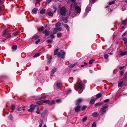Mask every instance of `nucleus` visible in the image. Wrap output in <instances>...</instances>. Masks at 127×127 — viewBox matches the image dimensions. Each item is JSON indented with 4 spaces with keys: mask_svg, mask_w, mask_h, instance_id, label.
Returning <instances> with one entry per match:
<instances>
[{
    "mask_svg": "<svg viewBox=\"0 0 127 127\" xmlns=\"http://www.w3.org/2000/svg\"><path fill=\"white\" fill-rule=\"evenodd\" d=\"M76 0H71L72 2L70 6V10L69 15L73 17L80 13L81 9L77 5V4L75 2Z\"/></svg>",
    "mask_w": 127,
    "mask_h": 127,
    "instance_id": "obj_1",
    "label": "nucleus"
},
{
    "mask_svg": "<svg viewBox=\"0 0 127 127\" xmlns=\"http://www.w3.org/2000/svg\"><path fill=\"white\" fill-rule=\"evenodd\" d=\"M78 82L75 85V89L76 90H78L82 89H84L85 85L81 82H80L78 81Z\"/></svg>",
    "mask_w": 127,
    "mask_h": 127,
    "instance_id": "obj_2",
    "label": "nucleus"
},
{
    "mask_svg": "<svg viewBox=\"0 0 127 127\" xmlns=\"http://www.w3.org/2000/svg\"><path fill=\"white\" fill-rule=\"evenodd\" d=\"M59 12L61 16H65L67 15V11L64 6H63L60 8Z\"/></svg>",
    "mask_w": 127,
    "mask_h": 127,
    "instance_id": "obj_3",
    "label": "nucleus"
},
{
    "mask_svg": "<svg viewBox=\"0 0 127 127\" xmlns=\"http://www.w3.org/2000/svg\"><path fill=\"white\" fill-rule=\"evenodd\" d=\"M108 107V105H105L102 106V107L99 110V112L100 113V115H103L106 112V109Z\"/></svg>",
    "mask_w": 127,
    "mask_h": 127,
    "instance_id": "obj_4",
    "label": "nucleus"
},
{
    "mask_svg": "<svg viewBox=\"0 0 127 127\" xmlns=\"http://www.w3.org/2000/svg\"><path fill=\"white\" fill-rule=\"evenodd\" d=\"M65 54V53L64 51L62 50L58 52L57 54V56H58L59 57L63 58H64V55Z\"/></svg>",
    "mask_w": 127,
    "mask_h": 127,
    "instance_id": "obj_5",
    "label": "nucleus"
},
{
    "mask_svg": "<svg viewBox=\"0 0 127 127\" xmlns=\"http://www.w3.org/2000/svg\"><path fill=\"white\" fill-rule=\"evenodd\" d=\"M11 33H7V32L6 30H4L3 32L2 36L3 37H9L10 36Z\"/></svg>",
    "mask_w": 127,
    "mask_h": 127,
    "instance_id": "obj_6",
    "label": "nucleus"
},
{
    "mask_svg": "<svg viewBox=\"0 0 127 127\" xmlns=\"http://www.w3.org/2000/svg\"><path fill=\"white\" fill-rule=\"evenodd\" d=\"M36 106V105L31 104L30 106V109L28 110L29 112H33L34 109V108Z\"/></svg>",
    "mask_w": 127,
    "mask_h": 127,
    "instance_id": "obj_7",
    "label": "nucleus"
},
{
    "mask_svg": "<svg viewBox=\"0 0 127 127\" xmlns=\"http://www.w3.org/2000/svg\"><path fill=\"white\" fill-rule=\"evenodd\" d=\"M124 81V80L123 79L119 80L118 83L119 87H121L122 86Z\"/></svg>",
    "mask_w": 127,
    "mask_h": 127,
    "instance_id": "obj_8",
    "label": "nucleus"
},
{
    "mask_svg": "<svg viewBox=\"0 0 127 127\" xmlns=\"http://www.w3.org/2000/svg\"><path fill=\"white\" fill-rule=\"evenodd\" d=\"M83 99L82 98L78 99L76 101V105H79L80 103L83 101Z\"/></svg>",
    "mask_w": 127,
    "mask_h": 127,
    "instance_id": "obj_9",
    "label": "nucleus"
},
{
    "mask_svg": "<svg viewBox=\"0 0 127 127\" xmlns=\"http://www.w3.org/2000/svg\"><path fill=\"white\" fill-rule=\"evenodd\" d=\"M81 108L80 106L78 105L76 107L75 109V111L76 112H78L80 110Z\"/></svg>",
    "mask_w": 127,
    "mask_h": 127,
    "instance_id": "obj_10",
    "label": "nucleus"
},
{
    "mask_svg": "<svg viewBox=\"0 0 127 127\" xmlns=\"http://www.w3.org/2000/svg\"><path fill=\"white\" fill-rule=\"evenodd\" d=\"M42 33L44 34L45 36H47L49 35L50 32L49 31L47 30H45Z\"/></svg>",
    "mask_w": 127,
    "mask_h": 127,
    "instance_id": "obj_11",
    "label": "nucleus"
},
{
    "mask_svg": "<svg viewBox=\"0 0 127 127\" xmlns=\"http://www.w3.org/2000/svg\"><path fill=\"white\" fill-rule=\"evenodd\" d=\"M39 36V35H37L33 36L32 38V40H34L38 38Z\"/></svg>",
    "mask_w": 127,
    "mask_h": 127,
    "instance_id": "obj_12",
    "label": "nucleus"
},
{
    "mask_svg": "<svg viewBox=\"0 0 127 127\" xmlns=\"http://www.w3.org/2000/svg\"><path fill=\"white\" fill-rule=\"evenodd\" d=\"M56 86L58 88H60L62 86V84L60 82L57 83L56 84Z\"/></svg>",
    "mask_w": 127,
    "mask_h": 127,
    "instance_id": "obj_13",
    "label": "nucleus"
},
{
    "mask_svg": "<svg viewBox=\"0 0 127 127\" xmlns=\"http://www.w3.org/2000/svg\"><path fill=\"white\" fill-rule=\"evenodd\" d=\"M54 13V12H52L51 11H50L47 12L48 15L49 16H50L52 17L53 16V14Z\"/></svg>",
    "mask_w": 127,
    "mask_h": 127,
    "instance_id": "obj_14",
    "label": "nucleus"
},
{
    "mask_svg": "<svg viewBox=\"0 0 127 127\" xmlns=\"http://www.w3.org/2000/svg\"><path fill=\"white\" fill-rule=\"evenodd\" d=\"M57 69L56 68H54L51 71V75L52 76V75H53V74L56 72V71Z\"/></svg>",
    "mask_w": 127,
    "mask_h": 127,
    "instance_id": "obj_15",
    "label": "nucleus"
},
{
    "mask_svg": "<svg viewBox=\"0 0 127 127\" xmlns=\"http://www.w3.org/2000/svg\"><path fill=\"white\" fill-rule=\"evenodd\" d=\"M62 20L63 21H64L65 23H66L67 22V17L65 18L62 17Z\"/></svg>",
    "mask_w": 127,
    "mask_h": 127,
    "instance_id": "obj_16",
    "label": "nucleus"
},
{
    "mask_svg": "<svg viewBox=\"0 0 127 127\" xmlns=\"http://www.w3.org/2000/svg\"><path fill=\"white\" fill-rule=\"evenodd\" d=\"M96 99L95 98L92 99L90 101V103L92 104H93L95 102Z\"/></svg>",
    "mask_w": 127,
    "mask_h": 127,
    "instance_id": "obj_17",
    "label": "nucleus"
},
{
    "mask_svg": "<svg viewBox=\"0 0 127 127\" xmlns=\"http://www.w3.org/2000/svg\"><path fill=\"white\" fill-rule=\"evenodd\" d=\"M127 23V21L126 20H125L122 21L121 22L122 25H126Z\"/></svg>",
    "mask_w": 127,
    "mask_h": 127,
    "instance_id": "obj_18",
    "label": "nucleus"
},
{
    "mask_svg": "<svg viewBox=\"0 0 127 127\" xmlns=\"http://www.w3.org/2000/svg\"><path fill=\"white\" fill-rule=\"evenodd\" d=\"M17 48V46L16 45H14L12 47V51H14L16 50Z\"/></svg>",
    "mask_w": 127,
    "mask_h": 127,
    "instance_id": "obj_19",
    "label": "nucleus"
},
{
    "mask_svg": "<svg viewBox=\"0 0 127 127\" xmlns=\"http://www.w3.org/2000/svg\"><path fill=\"white\" fill-rule=\"evenodd\" d=\"M77 64V63H75L74 64H70L69 66L70 68H73Z\"/></svg>",
    "mask_w": 127,
    "mask_h": 127,
    "instance_id": "obj_20",
    "label": "nucleus"
},
{
    "mask_svg": "<svg viewBox=\"0 0 127 127\" xmlns=\"http://www.w3.org/2000/svg\"><path fill=\"white\" fill-rule=\"evenodd\" d=\"M91 10V8L88 6H87L86 8V11L87 12H88Z\"/></svg>",
    "mask_w": 127,
    "mask_h": 127,
    "instance_id": "obj_21",
    "label": "nucleus"
},
{
    "mask_svg": "<svg viewBox=\"0 0 127 127\" xmlns=\"http://www.w3.org/2000/svg\"><path fill=\"white\" fill-rule=\"evenodd\" d=\"M98 113L97 112H95L92 114V116L94 117H96L98 115Z\"/></svg>",
    "mask_w": 127,
    "mask_h": 127,
    "instance_id": "obj_22",
    "label": "nucleus"
},
{
    "mask_svg": "<svg viewBox=\"0 0 127 127\" xmlns=\"http://www.w3.org/2000/svg\"><path fill=\"white\" fill-rule=\"evenodd\" d=\"M64 26L65 28L67 30V31H68L69 30V26L66 24H65L64 25Z\"/></svg>",
    "mask_w": 127,
    "mask_h": 127,
    "instance_id": "obj_23",
    "label": "nucleus"
},
{
    "mask_svg": "<svg viewBox=\"0 0 127 127\" xmlns=\"http://www.w3.org/2000/svg\"><path fill=\"white\" fill-rule=\"evenodd\" d=\"M36 103L39 105L42 104L43 103V100L39 101L36 102Z\"/></svg>",
    "mask_w": 127,
    "mask_h": 127,
    "instance_id": "obj_24",
    "label": "nucleus"
},
{
    "mask_svg": "<svg viewBox=\"0 0 127 127\" xmlns=\"http://www.w3.org/2000/svg\"><path fill=\"white\" fill-rule=\"evenodd\" d=\"M123 40L124 41L125 44H127V38L126 37H124L123 38Z\"/></svg>",
    "mask_w": 127,
    "mask_h": 127,
    "instance_id": "obj_25",
    "label": "nucleus"
},
{
    "mask_svg": "<svg viewBox=\"0 0 127 127\" xmlns=\"http://www.w3.org/2000/svg\"><path fill=\"white\" fill-rule=\"evenodd\" d=\"M38 9L36 8H34L32 10V12L33 13H35L37 11Z\"/></svg>",
    "mask_w": 127,
    "mask_h": 127,
    "instance_id": "obj_26",
    "label": "nucleus"
},
{
    "mask_svg": "<svg viewBox=\"0 0 127 127\" xmlns=\"http://www.w3.org/2000/svg\"><path fill=\"white\" fill-rule=\"evenodd\" d=\"M46 10L45 9H43L41 10L40 12V14H43L45 13Z\"/></svg>",
    "mask_w": 127,
    "mask_h": 127,
    "instance_id": "obj_27",
    "label": "nucleus"
},
{
    "mask_svg": "<svg viewBox=\"0 0 127 127\" xmlns=\"http://www.w3.org/2000/svg\"><path fill=\"white\" fill-rule=\"evenodd\" d=\"M103 104V103L101 102H99L96 103L95 105V106L96 107L97 106H99Z\"/></svg>",
    "mask_w": 127,
    "mask_h": 127,
    "instance_id": "obj_28",
    "label": "nucleus"
},
{
    "mask_svg": "<svg viewBox=\"0 0 127 127\" xmlns=\"http://www.w3.org/2000/svg\"><path fill=\"white\" fill-rule=\"evenodd\" d=\"M102 96V95L100 94H98L96 95V96L97 97L96 99H97L98 98H100Z\"/></svg>",
    "mask_w": 127,
    "mask_h": 127,
    "instance_id": "obj_29",
    "label": "nucleus"
},
{
    "mask_svg": "<svg viewBox=\"0 0 127 127\" xmlns=\"http://www.w3.org/2000/svg\"><path fill=\"white\" fill-rule=\"evenodd\" d=\"M62 33L61 32H59L57 33V37H60L62 36Z\"/></svg>",
    "mask_w": 127,
    "mask_h": 127,
    "instance_id": "obj_30",
    "label": "nucleus"
},
{
    "mask_svg": "<svg viewBox=\"0 0 127 127\" xmlns=\"http://www.w3.org/2000/svg\"><path fill=\"white\" fill-rule=\"evenodd\" d=\"M127 51H125L124 52H121V55L123 56L127 54Z\"/></svg>",
    "mask_w": 127,
    "mask_h": 127,
    "instance_id": "obj_31",
    "label": "nucleus"
},
{
    "mask_svg": "<svg viewBox=\"0 0 127 127\" xmlns=\"http://www.w3.org/2000/svg\"><path fill=\"white\" fill-rule=\"evenodd\" d=\"M59 50L58 48L56 49L55 50L54 52V55H56L58 53V52Z\"/></svg>",
    "mask_w": 127,
    "mask_h": 127,
    "instance_id": "obj_32",
    "label": "nucleus"
},
{
    "mask_svg": "<svg viewBox=\"0 0 127 127\" xmlns=\"http://www.w3.org/2000/svg\"><path fill=\"white\" fill-rule=\"evenodd\" d=\"M61 25V24L60 22H58L55 25V26L56 27H57L58 26H60Z\"/></svg>",
    "mask_w": 127,
    "mask_h": 127,
    "instance_id": "obj_33",
    "label": "nucleus"
},
{
    "mask_svg": "<svg viewBox=\"0 0 127 127\" xmlns=\"http://www.w3.org/2000/svg\"><path fill=\"white\" fill-rule=\"evenodd\" d=\"M8 118L11 120H12L13 119V117L10 114L8 117Z\"/></svg>",
    "mask_w": 127,
    "mask_h": 127,
    "instance_id": "obj_34",
    "label": "nucleus"
},
{
    "mask_svg": "<svg viewBox=\"0 0 127 127\" xmlns=\"http://www.w3.org/2000/svg\"><path fill=\"white\" fill-rule=\"evenodd\" d=\"M124 70H122L119 72V75H120L122 76L124 73Z\"/></svg>",
    "mask_w": 127,
    "mask_h": 127,
    "instance_id": "obj_35",
    "label": "nucleus"
},
{
    "mask_svg": "<svg viewBox=\"0 0 127 127\" xmlns=\"http://www.w3.org/2000/svg\"><path fill=\"white\" fill-rule=\"evenodd\" d=\"M15 108V106L14 105H12L11 107V109L12 110H14Z\"/></svg>",
    "mask_w": 127,
    "mask_h": 127,
    "instance_id": "obj_36",
    "label": "nucleus"
},
{
    "mask_svg": "<svg viewBox=\"0 0 127 127\" xmlns=\"http://www.w3.org/2000/svg\"><path fill=\"white\" fill-rule=\"evenodd\" d=\"M43 29L44 27H42L39 29L38 31L39 32H41L43 30Z\"/></svg>",
    "mask_w": 127,
    "mask_h": 127,
    "instance_id": "obj_37",
    "label": "nucleus"
},
{
    "mask_svg": "<svg viewBox=\"0 0 127 127\" xmlns=\"http://www.w3.org/2000/svg\"><path fill=\"white\" fill-rule=\"evenodd\" d=\"M87 106H83L81 108V110L82 111H83L85 110Z\"/></svg>",
    "mask_w": 127,
    "mask_h": 127,
    "instance_id": "obj_38",
    "label": "nucleus"
},
{
    "mask_svg": "<svg viewBox=\"0 0 127 127\" xmlns=\"http://www.w3.org/2000/svg\"><path fill=\"white\" fill-rule=\"evenodd\" d=\"M47 41L48 43H51L52 42L53 40L50 39H48Z\"/></svg>",
    "mask_w": 127,
    "mask_h": 127,
    "instance_id": "obj_39",
    "label": "nucleus"
},
{
    "mask_svg": "<svg viewBox=\"0 0 127 127\" xmlns=\"http://www.w3.org/2000/svg\"><path fill=\"white\" fill-rule=\"evenodd\" d=\"M40 55V54L37 53L34 56V57H36L39 56Z\"/></svg>",
    "mask_w": 127,
    "mask_h": 127,
    "instance_id": "obj_40",
    "label": "nucleus"
},
{
    "mask_svg": "<svg viewBox=\"0 0 127 127\" xmlns=\"http://www.w3.org/2000/svg\"><path fill=\"white\" fill-rule=\"evenodd\" d=\"M55 101L54 100L52 101L51 102L49 103V105H51L55 103Z\"/></svg>",
    "mask_w": 127,
    "mask_h": 127,
    "instance_id": "obj_41",
    "label": "nucleus"
},
{
    "mask_svg": "<svg viewBox=\"0 0 127 127\" xmlns=\"http://www.w3.org/2000/svg\"><path fill=\"white\" fill-rule=\"evenodd\" d=\"M43 103H48L49 102V101L48 100H43Z\"/></svg>",
    "mask_w": 127,
    "mask_h": 127,
    "instance_id": "obj_42",
    "label": "nucleus"
},
{
    "mask_svg": "<svg viewBox=\"0 0 127 127\" xmlns=\"http://www.w3.org/2000/svg\"><path fill=\"white\" fill-rule=\"evenodd\" d=\"M108 55L107 54L105 55L104 56V58L105 59H107L108 58Z\"/></svg>",
    "mask_w": 127,
    "mask_h": 127,
    "instance_id": "obj_43",
    "label": "nucleus"
},
{
    "mask_svg": "<svg viewBox=\"0 0 127 127\" xmlns=\"http://www.w3.org/2000/svg\"><path fill=\"white\" fill-rule=\"evenodd\" d=\"M53 33V34H51L50 35V37H51L52 39H53L55 38V36L54 35Z\"/></svg>",
    "mask_w": 127,
    "mask_h": 127,
    "instance_id": "obj_44",
    "label": "nucleus"
},
{
    "mask_svg": "<svg viewBox=\"0 0 127 127\" xmlns=\"http://www.w3.org/2000/svg\"><path fill=\"white\" fill-rule=\"evenodd\" d=\"M87 117H85L83 118L82 119V121H83L84 122L86 121L87 119Z\"/></svg>",
    "mask_w": 127,
    "mask_h": 127,
    "instance_id": "obj_45",
    "label": "nucleus"
},
{
    "mask_svg": "<svg viewBox=\"0 0 127 127\" xmlns=\"http://www.w3.org/2000/svg\"><path fill=\"white\" fill-rule=\"evenodd\" d=\"M57 28H55L54 29V32H53V34H55L56 33V32H57Z\"/></svg>",
    "mask_w": 127,
    "mask_h": 127,
    "instance_id": "obj_46",
    "label": "nucleus"
},
{
    "mask_svg": "<svg viewBox=\"0 0 127 127\" xmlns=\"http://www.w3.org/2000/svg\"><path fill=\"white\" fill-rule=\"evenodd\" d=\"M51 59L50 58H49L48 59L47 62V64H49L51 62Z\"/></svg>",
    "mask_w": 127,
    "mask_h": 127,
    "instance_id": "obj_47",
    "label": "nucleus"
},
{
    "mask_svg": "<svg viewBox=\"0 0 127 127\" xmlns=\"http://www.w3.org/2000/svg\"><path fill=\"white\" fill-rule=\"evenodd\" d=\"M53 8L55 10L54 11V13H55L57 10V7L55 6H53Z\"/></svg>",
    "mask_w": 127,
    "mask_h": 127,
    "instance_id": "obj_48",
    "label": "nucleus"
},
{
    "mask_svg": "<svg viewBox=\"0 0 127 127\" xmlns=\"http://www.w3.org/2000/svg\"><path fill=\"white\" fill-rule=\"evenodd\" d=\"M96 126V124L95 123H94L92 125V127H95Z\"/></svg>",
    "mask_w": 127,
    "mask_h": 127,
    "instance_id": "obj_49",
    "label": "nucleus"
},
{
    "mask_svg": "<svg viewBox=\"0 0 127 127\" xmlns=\"http://www.w3.org/2000/svg\"><path fill=\"white\" fill-rule=\"evenodd\" d=\"M36 113L37 114H39L40 113V112L39 110V108H37V111L36 112Z\"/></svg>",
    "mask_w": 127,
    "mask_h": 127,
    "instance_id": "obj_50",
    "label": "nucleus"
},
{
    "mask_svg": "<svg viewBox=\"0 0 127 127\" xmlns=\"http://www.w3.org/2000/svg\"><path fill=\"white\" fill-rule=\"evenodd\" d=\"M40 41V39H38L36 41L35 43L36 44H37Z\"/></svg>",
    "mask_w": 127,
    "mask_h": 127,
    "instance_id": "obj_51",
    "label": "nucleus"
},
{
    "mask_svg": "<svg viewBox=\"0 0 127 127\" xmlns=\"http://www.w3.org/2000/svg\"><path fill=\"white\" fill-rule=\"evenodd\" d=\"M109 99H106L104 100V102L105 103L108 102L109 101Z\"/></svg>",
    "mask_w": 127,
    "mask_h": 127,
    "instance_id": "obj_52",
    "label": "nucleus"
},
{
    "mask_svg": "<svg viewBox=\"0 0 127 127\" xmlns=\"http://www.w3.org/2000/svg\"><path fill=\"white\" fill-rule=\"evenodd\" d=\"M115 3V1H113L109 2V5H111L112 4H114Z\"/></svg>",
    "mask_w": 127,
    "mask_h": 127,
    "instance_id": "obj_53",
    "label": "nucleus"
},
{
    "mask_svg": "<svg viewBox=\"0 0 127 127\" xmlns=\"http://www.w3.org/2000/svg\"><path fill=\"white\" fill-rule=\"evenodd\" d=\"M46 96H42V97H40L39 98V99H43L45 98L46 97Z\"/></svg>",
    "mask_w": 127,
    "mask_h": 127,
    "instance_id": "obj_54",
    "label": "nucleus"
},
{
    "mask_svg": "<svg viewBox=\"0 0 127 127\" xmlns=\"http://www.w3.org/2000/svg\"><path fill=\"white\" fill-rule=\"evenodd\" d=\"M57 28V29L59 31H60L61 30L62 28L60 27H58Z\"/></svg>",
    "mask_w": 127,
    "mask_h": 127,
    "instance_id": "obj_55",
    "label": "nucleus"
},
{
    "mask_svg": "<svg viewBox=\"0 0 127 127\" xmlns=\"http://www.w3.org/2000/svg\"><path fill=\"white\" fill-rule=\"evenodd\" d=\"M125 66H123V67H119V69L120 70H122L123 69H124L125 68Z\"/></svg>",
    "mask_w": 127,
    "mask_h": 127,
    "instance_id": "obj_56",
    "label": "nucleus"
},
{
    "mask_svg": "<svg viewBox=\"0 0 127 127\" xmlns=\"http://www.w3.org/2000/svg\"><path fill=\"white\" fill-rule=\"evenodd\" d=\"M93 60H91L89 62V64H91L93 63Z\"/></svg>",
    "mask_w": 127,
    "mask_h": 127,
    "instance_id": "obj_57",
    "label": "nucleus"
},
{
    "mask_svg": "<svg viewBox=\"0 0 127 127\" xmlns=\"http://www.w3.org/2000/svg\"><path fill=\"white\" fill-rule=\"evenodd\" d=\"M22 110V108H18L17 109V111H21Z\"/></svg>",
    "mask_w": 127,
    "mask_h": 127,
    "instance_id": "obj_58",
    "label": "nucleus"
},
{
    "mask_svg": "<svg viewBox=\"0 0 127 127\" xmlns=\"http://www.w3.org/2000/svg\"><path fill=\"white\" fill-rule=\"evenodd\" d=\"M56 101L58 103H59L60 102V99H57L56 100Z\"/></svg>",
    "mask_w": 127,
    "mask_h": 127,
    "instance_id": "obj_59",
    "label": "nucleus"
},
{
    "mask_svg": "<svg viewBox=\"0 0 127 127\" xmlns=\"http://www.w3.org/2000/svg\"><path fill=\"white\" fill-rule=\"evenodd\" d=\"M83 82L84 83H86L87 81L85 80H84L83 81Z\"/></svg>",
    "mask_w": 127,
    "mask_h": 127,
    "instance_id": "obj_60",
    "label": "nucleus"
},
{
    "mask_svg": "<svg viewBox=\"0 0 127 127\" xmlns=\"http://www.w3.org/2000/svg\"><path fill=\"white\" fill-rule=\"evenodd\" d=\"M71 92V90H68V91L67 93L69 94Z\"/></svg>",
    "mask_w": 127,
    "mask_h": 127,
    "instance_id": "obj_61",
    "label": "nucleus"
},
{
    "mask_svg": "<svg viewBox=\"0 0 127 127\" xmlns=\"http://www.w3.org/2000/svg\"><path fill=\"white\" fill-rule=\"evenodd\" d=\"M42 124H40L39 126V127H42Z\"/></svg>",
    "mask_w": 127,
    "mask_h": 127,
    "instance_id": "obj_62",
    "label": "nucleus"
},
{
    "mask_svg": "<svg viewBox=\"0 0 127 127\" xmlns=\"http://www.w3.org/2000/svg\"><path fill=\"white\" fill-rule=\"evenodd\" d=\"M126 34V32L124 33L122 35L123 36H125Z\"/></svg>",
    "mask_w": 127,
    "mask_h": 127,
    "instance_id": "obj_63",
    "label": "nucleus"
},
{
    "mask_svg": "<svg viewBox=\"0 0 127 127\" xmlns=\"http://www.w3.org/2000/svg\"><path fill=\"white\" fill-rule=\"evenodd\" d=\"M84 65H87V64L85 62L84 63Z\"/></svg>",
    "mask_w": 127,
    "mask_h": 127,
    "instance_id": "obj_64",
    "label": "nucleus"
}]
</instances>
